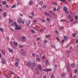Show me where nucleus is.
Instances as JSON below:
<instances>
[{
	"label": "nucleus",
	"instance_id": "9d476101",
	"mask_svg": "<svg viewBox=\"0 0 78 78\" xmlns=\"http://www.w3.org/2000/svg\"><path fill=\"white\" fill-rule=\"evenodd\" d=\"M71 66L72 68H73V67H75V64L74 63H73L71 64Z\"/></svg>",
	"mask_w": 78,
	"mask_h": 78
},
{
	"label": "nucleus",
	"instance_id": "bf43d9fd",
	"mask_svg": "<svg viewBox=\"0 0 78 78\" xmlns=\"http://www.w3.org/2000/svg\"><path fill=\"white\" fill-rule=\"evenodd\" d=\"M74 72H75V73H76V72H77V69H76L74 71Z\"/></svg>",
	"mask_w": 78,
	"mask_h": 78
},
{
	"label": "nucleus",
	"instance_id": "f03ea898",
	"mask_svg": "<svg viewBox=\"0 0 78 78\" xmlns=\"http://www.w3.org/2000/svg\"><path fill=\"white\" fill-rule=\"evenodd\" d=\"M11 26H12V27H14L15 26V27L17 26V23L16 22L14 23H12L11 24Z\"/></svg>",
	"mask_w": 78,
	"mask_h": 78
},
{
	"label": "nucleus",
	"instance_id": "2eb2a0df",
	"mask_svg": "<svg viewBox=\"0 0 78 78\" xmlns=\"http://www.w3.org/2000/svg\"><path fill=\"white\" fill-rule=\"evenodd\" d=\"M2 53L3 54H4L5 53V49H2Z\"/></svg>",
	"mask_w": 78,
	"mask_h": 78
},
{
	"label": "nucleus",
	"instance_id": "09e8293b",
	"mask_svg": "<svg viewBox=\"0 0 78 78\" xmlns=\"http://www.w3.org/2000/svg\"><path fill=\"white\" fill-rule=\"evenodd\" d=\"M52 47L53 48H55V47H56V46H55V45H52Z\"/></svg>",
	"mask_w": 78,
	"mask_h": 78
},
{
	"label": "nucleus",
	"instance_id": "dca6fc26",
	"mask_svg": "<svg viewBox=\"0 0 78 78\" xmlns=\"http://www.w3.org/2000/svg\"><path fill=\"white\" fill-rule=\"evenodd\" d=\"M35 72L37 75H39V69H36Z\"/></svg>",
	"mask_w": 78,
	"mask_h": 78
},
{
	"label": "nucleus",
	"instance_id": "052dcab7",
	"mask_svg": "<svg viewBox=\"0 0 78 78\" xmlns=\"http://www.w3.org/2000/svg\"><path fill=\"white\" fill-rule=\"evenodd\" d=\"M72 48V46H70L69 47V49H70V50H71Z\"/></svg>",
	"mask_w": 78,
	"mask_h": 78
},
{
	"label": "nucleus",
	"instance_id": "3c124183",
	"mask_svg": "<svg viewBox=\"0 0 78 78\" xmlns=\"http://www.w3.org/2000/svg\"><path fill=\"white\" fill-rule=\"evenodd\" d=\"M37 41H39L40 40V37L37 38Z\"/></svg>",
	"mask_w": 78,
	"mask_h": 78
},
{
	"label": "nucleus",
	"instance_id": "aec40b11",
	"mask_svg": "<svg viewBox=\"0 0 78 78\" xmlns=\"http://www.w3.org/2000/svg\"><path fill=\"white\" fill-rule=\"evenodd\" d=\"M32 4H33V2L31 1L29 2V5H32Z\"/></svg>",
	"mask_w": 78,
	"mask_h": 78
},
{
	"label": "nucleus",
	"instance_id": "13d9d810",
	"mask_svg": "<svg viewBox=\"0 0 78 78\" xmlns=\"http://www.w3.org/2000/svg\"><path fill=\"white\" fill-rule=\"evenodd\" d=\"M70 78H72V73H71V75L70 76Z\"/></svg>",
	"mask_w": 78,
	"mask_h": 78
},
{
	"label": "nucleus",
	"instance_id": "20e7f679",
	"mask_svg": "<svg viewBox=\"0 0 78 78\" xmlns=\"http://www.w3.org/2000/svg\"><path fill=\"white\" fill-rule=\"evenodd\" d=\"M51 69H44L43 71H45V72H50V71H51Z\"/></svg>",
	"mask_w": 78,
	"mask_h": 78
},
{
	"label": "nucleus",
	"instance_id": "6ab92c4d",
	"mask_svg": "<svg viewBox=\"0 0 78 78\" xmlns=\"http://www.w3.org/2000/svg\"><path fill=\"white\" fill-rule=\"evenodd\" d=\"M4 17H5L6 16V12H4L3 13Z\"/></svg>",
	"mask_w": 78,
	"mask_h": 78
},
{
	"label": "nucleus",
	"instance_id": "6e6d98bb",
	"mask_svg": "<svg viewBox=\"0 0 78 78\" xmlns=\"http://www.w3.org/2000/svg\"><path fill=\"white\" fill-rule=\"evenodd\" d=\"M43 8H44V9H45L46 8V6L45 5H44L43 7Z\"/></svg>",
	"mask_w": 78,
	"mask_h": 78
},
{
	"label": "nucleus",
	"instance_id": "c9c22d12",
	"mask_svg": "<svg viewBox=\"0 0 78 78\" xmlns=\"http://www.w3.org/2000/svg\"><path fill=\"white\" fill-rule=\"evenodd\" d=\"M56 39L57 40H58V42H59L60 41V40H59V38L58 37H57L56 38Z\"/></svg>",
	"mask_w": 78,
	"mask_h": 78
},
{
	"label": "nucleus",
	"instance_id": "58836bf2",
	"mask_svg": "<svg viewBox=\"0 0 78 78\" xmlns=\"http://www.w3.org/2000/svg\"><path fill=\"white\" fill-rule=\"evenodd\" d=\"M47 21H48V22H49L50 21V18H47Z\"/></svg>",
	"mask_w": 78,
	"mask_h": 78
},
{
	"label": "nucleus",
	"instance_id": "7ed1b4c3",
	"mask_svg": "<svg viewBox=\"0 0 78 78\" xmlns=\"http://www.w3.org/2000/svg\"><path fill=\"white\" fill-rule=\"evenodd\" d=\"M15 30H21V29H22V28H21V27H19V26H17V25H16V27H15Z\"/></svg>",
	"mask_w": 78,
	"mask_h": 78
},
{
	"label": "nucleus",
	"instance_id": "a211bd4d",
	"mask_svg": "<svg viewBox=\"0 0 78 78\" xmlns=\"http://www.w3.org/2000/svg\"><path fill=\"white\" fill-rule=\"evenodd\" d=\"M38 69H39L40 70H42V67H41V66H38Z\"/></svg>",
	"mask_w": 78,
	"mask_h": 78
},
{
	"label": "nucleus",
	"instance_id": "423d86ee",
	"mask_svg": "<svg viewBox=\"0 0 78 78\" xmlns=\"http://www.w3.org/2000/svg\"><path fill=\"white\" fill-rule=\"evenodd\" d=\"M20 53L21 55H26V52H25V51H23V52H20Z\"/></svg>",
	"mask_w": 78,
	"mask_h": 78
},
{
	"label": "nucleus",
	"instance_id": "f8f14e48",
	"mask_svg": "<svg viewBox=\"0 0 78 78\" xmlns=\"http://www.w3.org/2000/svg\"><path fill=\"white\" fill-rule=\"evenodd\" d=\"M14 44L15 46H17V44H18V43H17V42L14 41Z\"/></svg>",
	"mask_w": 78,
	"mask_h": 78
},
{
	"label": "nucleus",
	"instance_id": "5fc2aeb1",
	"mask_svg": "<svg viewBox=\"0 0 78 78\" xmlns=\"http://www.w3.org/2000/svg\"><path fill=\"white\" fill-rule=\"evenodd\" d=\"M10 44L11 45H12V41H11L10 42Z\"/></svg>",
	"mask_w": 78,
	"mask_h": 78
},
{
	"label": "nucleus",
	"instance_id": "2f4dec72",
	"mask_svg": "<svg viewBox=\"0 0 78 78\" xmlns=\"http://www.w3.org/2000/svg\"><path fill=\"white\" fill-rule=\"evenodd\" d=\"M54 11H56V7H54L53 9Z\"/></svg>",
	"mask_w": 78,
	"mask_h": 78
},
{
	"label": "nucleus",
	"instance_id": "72a5a7b5",
	"mask_svg": "<svg viewBox=\"0 0 78 78\" xmlns=\"http://www.w3.org/2000/svg\"><path fill=\"white\" fill-rule=\"evenodd\" d=\"M65 13H66V14L67 15V14H69V12L67 10L65 11Z\"/></svg>",
	"mask_w": 78,
	"mask_h": 78
},
{
	"label": "nucleus",
	"instance_id": "9b49d317",
	"mask_svg": "<svg viewBox=\"0 0 78 78\" xmlns=\"http://www.w3.org/2000/svg\"><path fill=\"white\" fill-rule=\"evenodd\" d=\"M2 64H5V59H2Z\"/></svg>",
	"mask_w": 78,
	"mask_h": 78
},
{
	"label": "nucleus",
	"instance_id": "6e6552de",
	"mask_svg": "<svg viewBox=\"0 0 78 78\" xmlns=\"http://www.w3.org/2000/svg\"><path fill=\"white\" fill-rule=\"evenodd\" d=\"M18 22L19 23H20L22 22V19L20 18L18 20Z\"/></svg>",
	"mask_w": 78,
	"mask_h": 78
},
{
	"label": "nucleus",
	"instance_id": "4c0bfd02",
	"mask_svg": "<svg viewBox=\"0 0 78 78\" xmlns=\"http://www.w3.org/2000/svg\"><path fill=\"white\" fill-rule=\"evenodd\" d=\"M58 67V65H55V69H56V68H57V67Z\"/></svg>",
	"mask_w": 78,
	"mask_h": 78
},
{
	"label": "nucleus",
	"instance_id": "c756f323",
	"mask_svg": "<svg viewBox=\"0 0 78 78\" xmlns=\"http://www.w3.org/2000/svg\"><path fill=\"white\" fill-rule=\"evenodd\" d=\"M31 31L32 33H35V31L34 30H31Z\"/></svg>",
	"mask_w": 78,
	"mask_h": 78
},
{
	"label": "nucleus",
	"instance_id": "cd10ccee",
	"mask_svg": "<svg viewBox=\"0 0 78 78\" xmlns=\"http://www.w3.org/2000/svg\"><path fill=\"white\" fill-rule=\"evenodd\" d=\"M76 33L73 34V36L74 37H75V36H76Z\"/></svg>",
	"mask_w": 78,
	"mask_h": 78
},
{
	"label": "nucleus",
	"instance_id": "1a4fd4ad",
	"mask_svg": "<svg viewBox=\"0 0 78 78\" xmlns=\"http://www.w3.org/2000/svg\"><path fill=\"white\" fill-rule=\"evenodd\" d=\"M63 10L64 11H67V8L66 7H64L63 8Z\"/></svg>",
	"mask_w": 78,
	"mask_h": 78
},
{
	"label": "nucleus",
	"instance_id": "ea45409f",
	"mask_svg": "<svg viewBox=\"0 0 78 78\" xmlns=\"http://www.w3.org/2000/svg\"><path fill=\"white\" fill-rule=\"evenodd\" d=\"M22 23H23V24H24L25 23V20H22Z\"/></svg>",
	"mask_w": 78,
	"mask_h": 78
},
{
	"label": "nucleus",
	"instance_id": "393cba45",
	"mask_svg": "<svg viewBox=\"0 0 78 78\" xmlns=\"http://www.w3.org/2000/svg\"><path fill=\"white\" fill-rule=\"evenodd\" d=\"M65 75H66V74L63 73L62 74V77H64Z\"/></svg>",
	"mask_w": 78,
	"mask_h": 78
},
{
	"label": "nucleus",
	"instance_id": "864d4df0",
	"mask_svg": "<svg viewBox=\"0 0 78 78\" xmlns=\"http://www.w3.org/2000/svg\"><path fill=\"white\" fill-rule=\"evenodd\" d=\"M73 19H71V22H73Z\"/></svg>",
	"mask_w": 78,
	"mask_h": 78
},
{
	"label": "nucleus",
	"instance_id": "338daca9",
	"mask_svg": "<svg viewBox=\"0 0 78 78\" xmlns=\"http://www.w3.org/2000/svg\"><path fill=\"white\" fill-rule=\"evenodd\" d=\"M55 33H56L57 34H58V33H59V32H58V31H56Z\"/></svg>",
	"mask_w": 78,
	"mask_h": 78
},
{
	"label": "nucleus",
	"instance_id": "680f3d73",
	"mask_svg": "<svg viewBox=\"0 0 78 78\" xmlns=\"http://www.w3.org/2000/svg\"><path fill=\"white\" fill-rule=\"evenodd\" d=\"M50 36V35H47L46 36V37H49Z\"/></svg>",
	"mask_w": 78,
	"mask_h": 78
},
{
	"label": "nucleus",
	"instance_id": "8fccbe9b",
	"mask_svg": "<svg viewBox=\"0 0 78 78\" xmlns=\"http://www.w3.org/2000/svg\"><path fill=\"white\" fill-rule=\"evenodd\" d=\"M42 59H45V56L44 55H43L42 57Z\"/></svg>",
	"mask_w": 78,
	"mask_h": 78
},
{
	"label": "nucleus",
	"instance_id": "f704fd0d",
	"mask_svg": "<svg viewBox=\"0 0 78 78\" xmlns=\"http://www.w3.org/2000/svg\"><path fill=\"white\" fill-rule=\"evenodd\" d=\"M36 22H37V20H34L33 21V23H36Z\"/></svg>",
	"mask_w": 78,
	"mask_h": 78
},
{
	"label": "nucleus",
	"instance_id": "a18cd8bd",
	"mask_svg": "<svg viewBox=\"0 0 78 78\" xmlns=\"http://www.w3.org/2000/svg\"><path fill=\"white\" fill-rule=\"evenodd\" d=\"M23 47V45H20L19 46V48H22Z\"/></svg>",
	"mask_w": 78,
	"mask_h": 78
},
{
	"label": "nucleus",
	"instance_id": "69168bd1",
	"mask_svg": "<svg viewBox=\"0 0 78 78\" xmlns=\"http://www.w3.org/2000/svg\"><path fill=\"white\" fill-rule=\"evenodd\" d=\"M5 7H6V8H8V7H9V6H8V5H6Z\"/></svg>",
	"mask_w": 78,
	"mask_h": 78
},
{
	"label": "nucleus",
	"instance_id": "774afa93",
	"mask_svg": "<svg viewBox=\"0 0 78 78\" xmlns=\"http://www.w3.org/2000/svg\"><path fill=\"white\" fill-rule=\"evenodd\" d=\"M76 43H78V40H77L76 41Z\"/></svg>",
	"mask_w": 78,
	"mask_h": 78
},
{
	"label": "nucleus",
	"instance_id": "a878e982",
	"mask_svg": "<svg viewBox=\"0 0 78 78\" xmlns=\"http://www.w3.org/2000/svg\"><path fill=\"white\" fill-rule=\"evenodd\" d=\"M36 61H40V58L39 57L37 58L36 59Z\"/></svg>",
	"mask_w": 78,
	"mask_h": 78
},
{
	"label": "nucleus",
	"instance_id": "5701e85b",
	"mask_svg": "<svg viewBox=\"0 0 78 78\" xmlns=\"http://www.w3.org/2000/svg\"><path fill=\"white\" fill-rule=\"evenodd\" d=\"M64 39L65 40H67V36H65L64 37Z\"/></svg>",
	"mask_w": 78,
	"mask_h": 78
},
{
	"label": "nucleus",
	"instance_id": "412c9836",
	"mask_svg": "<svg viewBox=\"0 0 78 78\" xmlns=\"http://www.w3.org/2000/svg\"><path fill=\"white\" fill-rule=\"evenodd\" d=\"M32 66L33 67H34L36 66V64L35 63H32Z\"/></svg>",
	"mask_w": 78,
	"mask_h": 78
},
{
	"label": "nucleus",
	"instance_id": "de8ad7c7",
	"mask_svg": "<svg viewBox=\"0 0 78 78\" xmlns=\"http://www.w3.org/2000/svg\"><path fill=\"white\" fill-rule=\"evenodd\" d=\"M60 21L61 22H62V21H65V22H66V20H61Z\"/></svg>",
	"mask_w": 78,
	"mask_h": 78
},
{
	"label": "nucleus",
	"instance_id": "b1692460",
	"mask_svg": "<svg viewBox=\"0 0 78 78\" xmlns=\"http://www.w3.org/2000/svg\"><path fill=\"white\" fill-rule=\"evenodd\" d=\"M15 65L16 66H18V65H19V63L18 62L15 63Z\"/></svg>",
	"mask_w": 78,
	"mask_h": 78
},
{
	"label": "nucleus",
	"instance_id": "4be33fe9",
	"mask_svg": "<svg viewBox=\"0 0 78 78\" xmlns=\"http://www.w3.org/2000/svg\"><path fill=\"white\" fill-rule=\"evenodd\" d=\"M60 8H61V7H60V6H58L57 10L59 11V10H60Z\"/></svg>",
	"mask_w": 78,
	"mask_h": 78
},
{
	"label": "nucleus",
	"instance_id": "7c9ffc66",
	"mask_svg": "<svg viewBox=\"0 0 78 78\" xmlns=\"http://www.w3.org/2000/svg\"><path fill=\"white\" fill-rule=\"evenodd\" d=\"M2 3L3 5H6V2L5 1H3Z\"/></svg>",
	"mask_w": 78,
	"mask_h": 78
},
{
	"label": "nucleus",
	"instance_id": "473e14b6",
	"mask_svg": "<svg viewBox=\"0 0 78 78\" xmlns=\"http://www.w3.org/2000/svg\"><path fill=\"white\" fill-rule=\"evenodd\" d=\"M46 64H48V60H47L46 61Z\"/></svg>",
	"mask_w": 78,
	"mask_h": 78
},
{
	"label": "nucleus",
	"instance_id": "0e129e2a",
	"mask_svg": "<svg viewBox=\"0 0 78 78\" xmlns=\"http://www.w3.org/2000/svg\"><path fill=\"white\" fill-rule=\"evenodd\" d=\"M30 23H31V21H29L28 23L27 24H30Z\"/></svg>",
	"mask_w": 78,
	"mask_h": 78
},
{
	"label": "nucleus",
	"instance_id": "39448f33",
	"mask_svg": "<svg viewBox=\"0 0 78 78\" xmlns=\"http://www.w3.org/2000/svg\"><path fill=\"white\" fill-rule=\"evenodd\" d=\"M27 66H30L31 65V62L30 61L28 62L27 63Z\"/></svg>",
	"mask_w": 78,
	"mask_h": 78
},
{
	"label": "nucleus",
	"instance_id": "e2e57ef3",
	"mask_svg": "<svg viewBox=\"0 0 78 78\" xmlns=\"http://www.w3.org/2000/svg\"><path fill=\"white\" fill-rule=\"evenodd\" d=\"M67 57H69V56H70V55H69V54H67Z\"/></svg>",
	"mask_w": 78,
	"mask_h": 78
},
{
	"label": "nucleus",
	"instance_id": "f257e3e1",
	"mask_svg": "<svg viewBox=\"0 0 78 78\" xmlns=\"http://www.w3.org/2000/svg\"><path fill=\"white\" fill-rule=\"evenodd\" d=\"M67 67L68 69V71L69 72H70V66L69 63H67Z\"/></svg>",
	"mask_w": 78,
	"mask_h": 78
},
{
	"label": "nucleus",
	"instance_id": "c85d7f7f",
	"mask_svg": "<svg viewBox=\"0 0 78 78\" xmlns=\"http://www.w3.org/2000/svg\"><path fill=\"white\" fill-rule=\"evenodd\" d=\"M0 31H1V32H2V33H3L4 32H3V29H2L1 28H0Z\"/></svg>",
	"mask_w": 78,
	"mask_h": 78
},
{
	"label": "nucleus",
	"instance_id": "37998d69",
	"mask_svg": "<svg viewBox=\"0 0 78 78\" xmlns=\"http://www.w3.org/2000/svg\"><path fill=\"white\" fill-rule=\"evenodd\" d=\"M6 39H7V40H9V37L8 36H6Z\"/></svg>",
	"mask_w": 78,
	"mask_h": 78
},
{
	"label": "nucleus",
	"instance_id": "4468645a",
	"mask_svg": "<svg viewBox=\"0 0 78 78\" xmlns=\"http://www.w3.org/2000/svg\"><path fill=\"white\" fill-rule=\"evenodd\" d=\"M8 50L9 51V52H10V53H12V52H13L12 49L9 48L8 49Z\"/></svg>",
	"mask_w": 78,
	"mask_h": 78
},
{
	"label": "nucleus",
	"instance_id": "ddd939ff",
	"mask_svg": "<svg viewBox=\"0 0 78 78\" xmlns=\"http://www.w3.org/2000/svg\"><path fill=\"white\" fill-rule=\"evenodd\" d=\"M44 14L45 16H50V17H51V16H50V14H48L47 12L44 13Z\"/></svg>",
	"mask_w": 78,
	"mask_h": 78
},
{
	"label": "nucleus",
	"instance_id": "a19ab883",
	"mask_svg": "<svg viewBox=\"0 0 78 78\" xmlns=\"http://www.w3.org/2000/svg\"><path fill=\"white\" fill-rule=\"evenodd\" d=\"M78 20V16H75V20Z\"/></svg>",
	"mask_w": 78,
	"mask_h": 78
},
{
	"label": "nucleus",
	"instance_id": "49530a36",
	"mask_svg": "<svg viewBox=\"0 0 78 78\" xmlns=\"http://www.w3.org/2000/svg\"><path fill=\"white\" fill-rule=\"evenodd\" d=\"M16 6V5H13L12 6V8H14Z\"/></svg>",
	"mask_w": 78,
	"mask_h": 78
},
{
	"label": "nucleus",
	"instance_id": "603ef678",
	"mask_svg": "<svg viewBox=\"0 0 78 78\" xmlns=\"http://www.w3.org/2000/svg\"><path fill=\"white\" fill-rule=\"evenodd\" d=\"M32 56H34L35 55V54L34 53H33L32 54Z\"/></svg>",
	"mask_w": 78,
	"mask_h": 78
},
{
	"label": "nucleus",
	"instance_id": "79ce46f5",
	"mask_svg": "<svg viewBox=\"0 0 78 78\" xmlns=\"http://www.w3.org/2000/svg\"><path fill=\"white\" fill-rule=\"evenodd\" d=\"M31 14L33 16H34V12H32L31 13Z\"/></svg>",
	"mask_w": 78,
	"mask_h": 78
},
{
	"label": "nucleus",
	"instance_id": "4d7b16f0",
	"mask_svg": "<svg viewBox=\"0 0 78 78\" xmlns=\"http://www.w3.org/2000/svg\"><path fill=\"white\" fill-rule=\"evenodd\" d=\"M61 2H65L64 0H60Z\"/></svg>",
	"mask_w": 78,
	"mask_h": 78
},
{
	"label": "nucleus",
	"instance_id": "c03bdc74",
	"mask_svg": "<svg viewBox=\"0 0 78 78\" xmlns=\"http://www.w3.org/2000/svg\"><path fill=\"white\" fill-rule=\"evenodd\" d=\"M47 42V40H45L44 41V43H46V42Z\"/></svg>",
	"mask_w": 78,
	"mask_h": 78
},
{
	"label": "nucleus",
	"instance_id": "f3484780",
	"mask_svg": "<svg viewBox=\"0 0 78 78\" xmlns=\"http://www.w3.org/2000/svg\"><path fill=\"white\" fill-rule=\"evenodd\" d=\"M40 20L43 22H45V20L44 19H41Z\"/></svg>",
	"mask_w": 78,
	"mask_h": 78
},
{
	"label": "nucleus",
	"instance_id": "0eeeda50",
	"mask_svg": "<svg viewBox=\"0 0 78 78\" xmlns=\"http://www.w3.org/2000/svg\"><path fill=\"white\" fill-rule=\"evenodd\" d=\"M22 41H26V39L25 37H23L21 39Z\"/></svg>",
	"mask_w": 78,
	"mask_h": 78
},
{
	"label": "nucleus",
	"instance_id": "e433bc0d",
	"mask_svg": "<svg viewBox=\"0 0 78 78\" xmlns=\"http://www.w3.org/2000/svg\"><path fill=\"white\" fill-rule=\"evenodd\" d=\"M51 78H54V75H53V74L51 75Z\"/></svg>",
	"mask_w": 78,
	"mask_h": 78
},
{
	"label": "nucleus",
	"instance_id": "bb28decb",
	"mask_svg": "<svg viewBox=\"0 0 78 78\" xmlns=\"http://www.w3.org/2000/svg\"><path fill=\"white\" fill-rule=\"evenodd\" d=\"M42 4H43V2H42L41 1L40 2L39 4L40 5H41V6H42Z\"/></svg>",
	"mask_w": 78,
	"mask_h": 78
}]
</instances>
